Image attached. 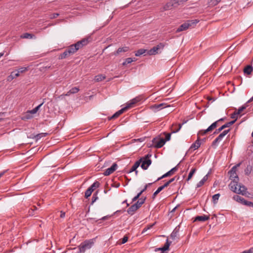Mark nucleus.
Returning a JSON list of instances; mask_svg holds the SVG:
<instances>
[{"instance_id":"nucleus-1","label":"nucleus","mask_w":253,"mask_h":253,"mask_svg":"<svg viewBox=\"0 0 253 253\" xmlns=\"http://www.w3.org/2000/svg\"><path fill=\"white\" fill-rule=\"evenodd\" d=\"M198 22L199 20L197 19L187 20L176 29V32L179 33L185 31L189 28H193Z\"/></svg>"},{"instance_id":"nucleus-2","label":"nucleus","mask_w":253,"mask_h":253,"mask_svg":"<svg viewBox=\"0 0 253 253\" xmlns=\"http://www.w3.org/2000/svg\"><path fill=\"white\" fill-rule=\"evenodd\" d=\"M88 43V39H84L78 41L75 44L69 46L67 48L72 52L73 54L76 53L78 50L82 48L84 46L86 45Z\"/></svg>"},{"instance_id":"nucleus-3","label":"nucleus","mask_w":253,"mask_h":253,"mask_svg":"<svg viewBox=\"0 0 253 253\" xmlns=\"http://www.w3.org/2000/svg\"><path fill=\"white\" fill-rule=\"evenodd\" d=\"M94 239L86 240L82 242L79 246V250L81 253H84L86 250L90 249L94 244Z\"/></svg>"},{"instance_id":"nucleus-4","label":"nucleus","mask_w":253,"mask_h":253,"mask_svg":"<svg viewBox=\"0 0 253 253\" xmlns=\"http://www.w3.org/2000/svg\"><path fill=\"white\" fill-rule=\"evenodd\" d=\"M151 157V155L148 154L144 157L141 158L139 160H141L142 164L141 167L142 169L146 170L148 169L149 166L151 164L152 161L150 159V157Z\"/></svg>"},{"instance_id":"nucleus-5","label":"nucleus","mask_w":253,"mask_h":253,"mask_svg":"<svg viewBox=\"0 0 253 253\" xmlns=\"http://www.w3.org/2000/svg\"><path fill=\"white\" fill-rule=\"evenodd\" d=\"M165 44L164 43H160L157 46L153 47L152 48L147 50V54L149 55H155L161 52L165 47Z\"/></svg>"},{"instance_id":"nucleus-6","label":"nucleus","mask_w":253,"mask_h":253,"mask_svg":"<svg viewBox=\"0 0 253 253\" xmlns=\"http://www.w3.org/2000/svg\"><path fill=\"white\" fill-rule=\"evenodd\" d=\"M241 164V162L237 164L236 165L234 166L232 168V169L229 171V173H230V178L232 180H238L239 178L236 173V169L238 167H239Z\"/></svg>"},{"instance_id":"nucleus-7","label":"nucleus","mask_w":253,"mask_h":253,"mask_svg":"<svg viewBox=\"0 0 253 253\" xmlns=\"http://www.w3.org/2000/svg\"><path fill=\"white\" fill-rule=\"evenodd\" d=\"M180 5L178 0H170L164 6L165 10L170 9L173 7H176Z\"/></svg>"},{"instance_id":"nucleus-8","label":"nucleus","mask_w":253,"mask_h":253,"mask_svg":"<svg viewBox=\"0 0 253 253\" xmlns=\"http://www.w3.org/2000/svg\"><path fill=\"white\" fill-rule=\"evenodd\" d=\"M230 129H226L222 131L212 142V145H215L220 142L223 138L230 131Z\"/></svg>"},{"instance_id":"nucleus-9","label":"nucleus","mask_w":253,"mask_h":253,"mask_svg":"<svg viewBox=\"0 0 253 253\" xmlns=\"http://www.w3.org/2000/svg\"><path fill=\"white\" fill-rule=\"evenodd\" d=\"M235 123V120H233V121H232L229 122H227V123H225L224 125H222L221 126H220L218 128L216 129L215 130V131L213 132V134H216L219 133L223 129H225V128L230 127L231 125H233Z\"/></svg>"},{"instance_id":"nucleus-10","label":"nucleus","mask_w":253,"mask_h":253,"mask_svg":"<svg viewBox=\"0 0 253 253\" xmlns=\"http://www.w3.org/2000/svg\"><path fill=\"white\" fill-rule=\"evenodd\" d=\"M179 164H178L176 166L171 169L170 170L166 172L165 174H163L161 177H159L156 180L159 181L163 178H164L166 177L169 176L172 174L174 172L177 170L178 169V166H179Z\"/></svg>"},{"instance_id":"nucleus-11","label":"nucleus","mask_w":253,"mask_h":253,"mask_svg":"<svg viewBox=\"0 0 253 253\" xmlns=\"http://www.w3.org/2000/svg\"><path fill=\"white\" fill-rule=\"evenodd\" d=\"M118 168V165L116 163H114L112 166L107 169L104 172L103 174L105 176H108L112 173L115 171Z\"/></svg>"},{"instance_id":"nucleus-12","label":"nucleus","mask_w":253,"mask_h":253,"mask_svg":"<svg viewBox=\"0 0 253 253\" xmlns=\"http://www.w3.org/2000/svg\"><path fill=\"white\" fill-rule=\"evenodd\" d=\"M74 54L71 52L70 49L67 48L65 51L59 55V59H63L67 58Z\"/></svg>"},{"instance_id":"nucleus-13","label":"nucleus","mask_w":253,"mask_h":253,"mask_svg":"<svg viewBox=\"0 0 253 253\" xmlns=\"http://www.w3.org/2000/svg\"><path fill=\"white\" fill-rule=\"evenodd\" d=\"M239 188L238 189V194H242V195L246 196L248 193L247 191V188L243 185H241L240 183L239 184Z\"/></svg>"},{"instance_id":"nucleus-14","label":"nucleus","mask_w":253,"mask_h":253,"mask_svg":"<svg viewBox=\"0 0 253 253\" xmlns=\"http://www.w3.org/2000/svg\"><path fill=\"white\" fill-rule=\"evenodd\" d=\"M129 50V48L128 46H123L119 47L117 50L114 52L113 54L115 56L121 54L122 53L127 52Z\"/></svg>"},{"instance_id":"nucleus-15","label":"nucleus","mask_w":253,"mask_h":253,"mask_svg":"<svg viewBox=\"0 0 253 253\" xmlns=\"http://www.w3.org/2000/svg\"><path fill=\"white\" fill-rule=\"evenodd\" d=\"M141 160H139L137 161L133 165L132 168L130 169V170L128 171V173H131L133 171H135V174H137L138 171L136 170L137 168L140 166L141 163Z\"/></svg>"},{"instance_id":"nucleus-16","label":"nucleus","mask_w":253,"mask_h":253,"mask_svg":"<svg viewBox=\"0 0 253 253\" xmlns=\"http://www.w3.org/2000/svg\"><path fill=\"white\" fill-rule=\"evenodd\" d=\"M169 106V105H166V104L163 103L159 104H154L151 106V108L154 109L155 111H159L162 109V108Z\"/></svg>"},{"instance_id":"nucleus-17","label":"nucleus","mask_w":253,"mask_h":253,"mask_svg":"<svg viewBox=\"0 0 253 253\" xmlns=\"http://www.w3.org/2000/svg\"><path fill=\"white\" fill-rule=\"evenodd\" d=\"M230 188L231 190H232L234 193H237L238 192V188L239 186V184L236 180H233V182H231L229 184Z\"/></svg>"},{"instance_id":"nucleus-18","label":"nucleus","mask_w":253,"mask_h":253,"mask_svg":"<svg viewBox=\"0 0 253 253\" xmlns=\"http://www.w3.org/2000/svg\"><path fill=\"white\" fill-rule=\"evenodd\" d=\"M171 242H169L168 240H167L166 243L165 244V246L162 248H157L155 249V252H157L158 251H161L162 253L168 250L169 248V247L170 245Z\"/></svg>"},{"instance_id":"nucleus-19","label":"nucleus","mask_w":253,"mask_h":253,"mask_svg":"<svg viewBox=\"0 0 253 253\" xmlns=\"http://www.w3.org/2000/svg\"><path fill=\"white\" fill-rule=\"evenodd\" d=\"M244 73L247 75H251L253 72V67L252 64H248L243 69Z\"/></svg>"},{"instance_id":"nucleus-20","label":"nucleus","mask_w":253,"mask_h":253,"mask_svg":"<svg viewBox=\"0 0 253 253\" xmlns=\"http://www.w3.org/2000/svg\"><path fill=\"white\" fill-rule=\"evenodd\" d=\"M200 141V136H198L196 141L191 145L190 149H193L194 150L197 149L200 147L201 144Z\"/></svg>"},{"instance_id":"nucleus-21","label":"nucleus","mask_w":253,"mask_h":253,"mask_svg":"<svg viewBox=\"0 0 253 253\" xmlns=\"http://www.w3.org/2000/svg\"><path fill=\"white\" fill-rule=\"evenodd\" d=\"M210 219V216L209 215H203L201 216H197L194 221H202L204 222Z\"/></svg>"},{"instance_id":"nucleus-22","label":"nucleus","mask_w":253,"mask_h":253,"mask_svg":"<svg viewBox=\"0 0 253 253\" xmlns=\"http://www.w3.org/2000/svg\"><path fill=\"white\" fill-rule=\"evenodd\" d=\"M138 209V207L133 204L127 209V212L129 214L132 215Z\"/></svg>"},{"instance_id":"nucleus-23","label":"nucleus","mask_w":253,"mask_h":253,"mask_svg":"<svg viewBox=\"0 0 253 253\" xmlns=\"http://www.w3.org/2000/svg\"><path fill=\"white\" fill-rule=\"evenodd\" d=\"M178 232H179V229H178L177 227H176L172 231V232L170 234V238L173 240H175L176 239H178Z\"/></svg>"},{"instance_id":"nucleus-24","label":"nucleus","mask_w":253,"mask_h":253,"mask_svg":"<svg viewBox=\"0 0 253 253\" xmlns=\"http://www.w3.org/2000/svg\"><path fill=\"white\" fill-rule=\"evenodd\" d=\"M19 76V72H16V71H14L12 72L9 76L7 77V80L8 82H11L13 79Z\"/></svg>"},{"instance_id":"nucleus-25","label":"nucleus","mask_w":253,"mask_h":253,"mask_svg":"<svg viewBox=\"0 0 253 253\" xmlns=\"http://www.w3.org/2000/svg\"><path fill=\"white\" fill-rule=\"evenodd\" d=\"M166 143V140L163 138H159V140H158V143L155 146V148H160L163 147Z\"/></svg>"},{"instance_id":"nucleus-26","label":"nucleus","mask_w":253,"mask_h":253,"mask_svg":"<svg viewBox=\"0 0 253 253\" xmlns=\"http://www.w3.org/2000/svg\"><path fill=\"white\" fill-rule=\"evenodd\" d=\"M142 54L148 55L147 54V50L141 48L137 50L135 53V55L136 56H139Z\"/></svg>"},{"instance_id":"nucleus-27","label":"nucleus","mask_w":253,"mask_h":253,"mask_svg":"<svg viewBox=\"0 0 253 253\" xmlns=\"http://www.w3.org/2000/svg\"><path fill=\"white\" fill-rule=\"evenodd\" d=\"M147 185H145L144 188L140 191V192H139L136 196H135L132 199V202H134L136 201L138 199V198L140 197L141 195L147 189Z\"/></svg>"},{"instance_id":"nucleus-28","label":"nucleus","mask_w":253,"mask_h":253,"mask_svg":"<svg viewBox=\"0 0 253 253\" xmlns=\"http://www.w3.org/2000/svg\"><path fill=\"white\" fill-rule=\"evenodd\" d=\"M233 198L236 201L238 202L243 205L246 201V200L244 198H243L241 197V196L237 195H234L233 196Z\"/></svg>"},{"instance_id":"nucleus-29","label":"nucleus","mask_w":253,"mask_h":253,"mask_svg":"<svg viewBox=\"0 0 253 253\" xmlns=\"http://www.w3.org/2000/svg\"><path fill=\"white\" fill-rule=\"evenodd\" d=\"M209 176V173L207 174L197 184V188H199L201 187L205 182L208 180Z\"/></svg>"},{"instance_id":"nucleus-30","label":"nucleus","mask_w":253,"mask_h":253,"mask_svg":"<svg viewBox=\"0 0 253 253\" xmlns=\"http://www.w3.org/2000/svg\"><path fill=\"white\" fill-rule=\"evenodd\" d=\"M100 185V183L98 181L94 182L88 189H90L92 192L96 188H98Z\"/></svg>"},{"instance_id":"nucleus-31","label":"nucleus","mask_w":253,"mask_h":253,"mask_svg":"<svg viewBox=\"0 0 253 253\" xmlns=\"http://www.w3.org/2000/svg\"><path fill=\"white\" fill-rule=\"evenodd\" d=\"M21 38L22 39H33L36 38V37L34 35L28 33H26L23 34L21 36Z\"/></svg>"},{"instance_id":"nucleus-32","label":"nucleus","mask_w":253,"mask_h":253,"mask_svg":"<svg viewBox=\"0 0 253 253\" xmlns=\"http://www.w3.org/2000/svg\"><path fill=\"white\" fill-rule=\"evenodd\" d=\"M221 0H209L208 4L210 6L213 7L217 5Z\"/></svg>"},{"instance_id":"nucleus-33","label":"nucleus","mask_w":253,"mask_h":253,"mask_svg":"<svg viewBox=\"0 0 253 253\" xmlns=\"http://www.w3.org/2000/svg\"><path fill=\"white\" fill-rule=\"evenodd\" d=\"M105 78H106V76L105 75L100 74V75H98L96 76L94 78V80L96 82H99L103 81Z\"/></svg>"},{"instance_id":"nucleus-34","label":"nucleus","mask_w":253,"mask_h":253,"mask_svg":"<svg viewBox=\"0 0 253 253\" xmlns=\"http://www.w3.org/2000/svg\"><path fill=\"white\" fill-rule=\"evenodd\" d=\"M139 99L138 97H136L132 99L130 102L128 103L126 105L129 106V108L133 107V105L139 101Z\"/></svg>"},{"instance_id":"nucleus-35","label":"nucleus","mask_w":253,"mask_h":253,"mask_svg":"<svg viewBox=\"0 0 253 253\" xmlns=\"http://www.w3.org/2000/svg\"><path fill=\"white\" fill-rule=\"evenodd\" d=\"M79 91V88L78 87H74L67 92L66 95H70L71 94L77 93Z\"/></svg>"},{"instance_id":"nucleus-36","label":"nucleus","mask_w":253,"mask_h":253,"mask_svg":"<svg viewBox=\"0 0 253 253\" xmlns=\"http://www.w3.org/2000/svg\"><path fill=\"white\" fill-rule=\"evenodd\" d=\"M44 101H43L42 103H41L40 105H39L38 106H37L36 107H35V108H34L33 109L30 110L29 111V112L32 114H36L38 111L40 109V108H41V107L43 105V104L44 103Z\"/></svg>"},{"instance_id":"nucleus-37","label":"nucleus","mask_w":253,"mask_h":253,"mask_svg":"<svg viewBox=\"0 0 253 253\" xmlns=\"http://www.w3.org/2000/svg\"><path fill=\"white\" fill-rule=\"evenodd\" d=\"M196 170H197L196 168H192L191 169L190 172H189V173L188 174V177H187V178L186 179L187 181H189L192 178V177L193 176V174L196 172Z\"/></svg>"},{"instance_id":"nucleus-38","label":"nucleus","mask_w":253,"mask_h":253,"mask_svg":"<svg viewBox=\"0 0 253 253\" xmlns=\"http://www.w3.org/2000/svg\"><path fill=\"white\" fill-rule=\"evenodd\" d=\"M164 189V187L163 186H160L157 190L153 193L152 195V199H154L156 196V195L159 193L162 190H163Z\"/></svg>"},{"instance_id":"nucleus-39","label":"nucleus","mask_w":253,"mask_h":253,"mask_svg":"<svg viewBox=\"0 0 253 253\" xmlns=\"http://www.w3.org/2000/svg\"><path fill=\"white\" fill-rule=\"evenodd\" d=\"M253 168L250 165H248L246 169H245V173L246 175H249L252 172Z\"/></svg>"},{"instance_id":"nucleus-40","label":"nucleus","mask_w":253,"mask_h":253,"mask_svg":"<svg viewBox=\"0 0 253 253\" xmlns=\"http://www.w3.org/2000/svg\"><path fill=\"white\" fill-rule=\"evenodd\" d=\"M47 135V133H41L37 134L35 136V138L36 141H38L39 139H40L41 138L45 137Z\"/></svg>"},{"instance_id":"nucleus-41","label":"nucleus","mask_w":253,"mask_h":253,"mask_svg":"<svg viewBox=\"0 0 253 253\" xmlns=\"http://www.w3.org/2000/svg\"><path fill=\"white\" fill-rule=\"evenodd\" d=\"M248 107V105L246 104L243 105L242 106L240 107L237 111H235L237 114L240 115L242 111H243L246 108Z\"/></svg>"},{"instance_id":"nucleus-42","label":"nucleus","mask_w":253,"mask_h":253,"mask_svg":"<svg viewBox=\"0 0 253 253\" xmlns=\"http://www.w3.org/2000/svg\"><path fill=\"white\" fill-rule=\"evenodd\" d=\"M188 121V120H184V121H183V123H182V124H178V128H177V129H176V130H173L172 132V133H176V132H177L178 131H179V130L181 129V128L182 126L184 124H186Z\"/></svg>"},{"instance_id":"nucleus-43","label":"nucleus","mask_w":253,"mask_h":253,"mask_svg":"<svg viewBox=\"0 0 253 253\" xmlns=\"http://www.w3.org/2000/svg\"><path fill=\"white\" fill-rule=\"evenodd\" d=\"M220 197L219 194H216L212 196V202L215 204H216L217 202V201L218 200V199Z\"/></svg>"},{"instance_id":"nucleus-44","label":"nucleus","mask_w":253,"mask_h":253,"mask_svg":"<svg viewBox=\"0 0 253 253\" xmlns=\"http://www.w3.org/2000/svg\"><path fill=\"white\" fill-rule=\"evenodd\" d=\"M175 178L176 177H174L172 178H171L170 179H169V181H168L167 182H166L163 185H162L164 188H165V187H167V186H168L171 183H172V182H173L175 179Z\"/></svg>"},{"instance_id":"nucleus-45","label":"nucleus","mask_w":253,"mask_h":253,"mask_svg":"<svg viewBox=\"0 0 253 253\" xmlns=\"http://www.w3.org/2000/svg\"><path fill=\"white\" fill-rule=\"evenodd\" d=\"M208 132H209V131H208L207 129L205 130L202 129L198 131L197 133V136L198 137L199 135H204Z\"/></svg>"},{"instance_id":"nucleus-46","label":"nucleus","mask_w":253,"mask_h":253,"mask_svg":"<svg viewBox=\"0 0 253 253\" xmlns=\"http://www.w3.org/2000/svg\"><path fill=\"white\" fill-rule=\"evenodd\" d=\"M128 108H129V106L126 105V107H124L123 108H122L121 110H120L118 111H117L118 112V114H119L120 115L123 112H124L125 111L127 110Z\"/></svg>"},{"instance_id":"nucleus-47","label":"nucleus","mask_w":253,"mask_h":253,"mask_svg":"<svg viewBox=\"0 0 253 253\" xmlns=\"http://www.w3.org/2000/svg\"><path fill=\"white\" fill-rule=\"evenodd\" d=\"M98 199L97 192L93 194L92 197L91 204H93Z\"/></svg>"},{"instance_id":"nucleus-48","label":"nucleus","mask_w":253,"mask_h":253,"mask_svg":"<svg viewBox=\"0 0 253 253\" xmlns=\"http://www.w3.org/2000/svg\"><path fill=\"white\" fill-rule=\"evenodd\" d=\"M92 193V192H91V191H90V189H87L85 192V194H84L85 197L86 198H88L89 196H90Z\"/></svg>"},{"instance_id":"nucleus-49","label":"nucleus","mask_w":253,"mask_h":253,"mask_svg":"<svg viewBox=\"0 0 253 253\" xmlns=\"http://www.w3.org/2000/svg\"><path fill=\"white\" fill-rule=\"evenodd\" d=\"M27 70V68L26 67H21L19 68L18 70H16V72H19V76L20 75V73H22Z\"/></svg>"},{"instance_id":"nucleus-50","label":"nucleus","mask_w":253,"mask_h":253,"mask_svg":"<svg viewBox=\"0 0 253 253\" xmlns=\"http://www.w3.org/2000/svg\"><path fill=\"white\" fill-rule=\"evenodd\" d=\"M135 61V58H127L126 59V63H131L132 62Z\"/></svg>"},{"instance_id":"nucleus-51","label":"nucleus","mask_w":253,"mask_h":253,"mask_svg":"<svg viewBox=\"0 0 253 253\" xmlns=\"http://www.w3.org/2000/svg\"><path fill=\"white\" fill-rule=\"evenodd\" d=\"M238 114H237L236 112H234L233 114H231V118L232 119H234V120H235L236 122L238 119Z\"/></svg>"},{"instance_id":"nucleus-52","label":"nucleus","mask_w":253,"mask_h":253,"mask_svg":"<svg viewBox=\"0 0 253 253\" xmlns=\"http://www.w3.org/2000/svg\"><path fill=\"white\" fill-rule=\"evenodd\" d=\"M244 205H246V206H249V207H252V206H253V202H250V201H248L246 200L244 204Z\"/></svg>"},{"instance_id":"nucleus-53","label":"nucleus","mask_w":253,"mask_h":253,"mask_svg":"<svg viewBox=\"0 0 253 253\" xmlns=\"http://www.w3.org/2000/svg\"><path fill=\"white\" fill-rule=\"evenodd\" d=\"M160 137H155L152 140V143L154 145V147H155V146L156 145L157 143H158V140H159Z\"/></svg>"},{"instance_id":"nucleus-54","label":"nucleus","mask_w":253,"mask_h":253,"mask_svg":"<svg viewBox=\"0 0 253 253\" xmlns=\"http://www.w3.org/2000/svg\"><path fill=\"white\" fill-rule=\"evenodd\" d=\"M120 115L118 114V112H116L113 116L109 118V120L114 119L118 118Z\"/></svg>"},{"instance_id":"nucleus-55","label":"nucleus","mask_w":253,"mask_h":253,"mask_svg":"<svg viewBox=\"0 0 253 253\" xmlns=\"http://www.w3.org/2000/svg\"><path fill=\"white\" fill-rule=\"evenodd\" d=\"M59 14L58 13H52L51 14L50 16H49V18L50 19H54V18H56V17H57L58 16H59Z\"/></svg>"},{"instance_id":"nucleus-56","label":"nucleus","mask_w":253,"mask_h":253,"mask_svg":"<svg viewBox=\"0 0 253 253\" xmlns=\"http://www.w3.org/2000/svg\"><path fill=\"white\" fill-rule=\"evenodd\" d=\"M128 240V237L126 236H125L122 239L121 244H124L126 243Z\"/></svg>"},{"instance_id":"nucleus-57","label":"nucleus","mask_w":253,"mask_h":253,"mask_svg":"<svg viewBox=\"0 0 253 253\" xmlns=\"http://www.w3.org/2000/svg\"><path fill=\"white\" fill-rule=\"evenodd\" d=\"M110 217V216H109V215L104 216L100 219L96 220L95 221L97 222L100 220H105L108 219Z\"/></svg>"},{"instance_id":"nucleus-58","label":"nucleus","mask_w":253,"mask_h":253,"mask_svg":"<svg viewBox=\"0 0 253 253\" xmlns=\"http://www.w3.org/2000/svg\"><path fill=\"white\" fill-rule=\"evenodd\" d=\"M170 136H171L170 133H167L166 134L165 139H164L165 140H166V142L167 141H169L170 140Z\"/></svg>"},{"instance_id":"nucleus-59","label":"nucleus","mask_w":253,"mask_h":253,"mask_svg":"<svg viewBox=\"0 0 253 253\" xmlns=\"http://www.w3.org/2000/svg\"><path fill=\"white\" fill-rule=\"evenodd\" d=\"M146 199V197H144V198H140L139 199V201H140V204H142V205L145 203V201Z\"/></svg>"},{"instance_id":"nucleus-60","label":"nucleus","mask_w":253,"mask_h":253,"mask_svg":"<svg viewBox=\"0 0 253 253\" xmlns=\"http://www.w3.org/2000/svg\"><path fill=\"white\" fill-rule=\"evenodd\" d=\"M214 129V126H213L212 125H211V126H210L208 127L207 130H208V131L209 132H210V131H212V130L213 129Z\"/></svg>"},{"instance_id":"nucleus-61","label":"nucleus","mask_w":253,"mask_h":253,"mask_svg":"<svg viewBox=\"0 0 253 253\" xmlns=\"http://www.w3.org/2000/svg\"><path fill=\"white\" fill-rule=\"evenodd\" d=\"M243 253H253V248L250 249L248 251H245Z\"/></svg>"},{"instance_id":"nucleus-62","label":"nucleus","mask_w":253,"mask_h":253,"mask_svg":"<svg viewBox=\"0 0 253 253\" xmlns=\"http://www.w3.org/2000/svg\"><path fill=\"white\" fill-rule=\"evenodd\" d=\"M134 205L137 206L138 207V209H139L142 206V204H140V201L139 200L137 201V202Z\"/></svg>"},{"instance_id":"nucleus-63","label":"nucleus","mask_w":253,"mask_h":253,"mask_svg":"<svg viewBox=\"0 0 253 253\" xmlns=\"http://www.w3.org/2000/svg\"><path fill=\"white\" fill-rule=\"evenodd\" d=\"M145 137H142V138H138L137 139H135V141H138L140 142H143L145 140Z\"/></svg>"},{"instance_id":"nucleus-64","label":"nucleus","mask_w":253,"mask_h":253,"mask_svg":"<svg viewBox=\"0 0 253 253\" xmlns=\"http://www.w3.org/2000/svg\"><path fill=\"white\" fill-rule=\"evenodd\" d=\"M218 121H216L213 123L211 125L214 126V128H216L218 125Z\"/></svg>"}]
</instances>
